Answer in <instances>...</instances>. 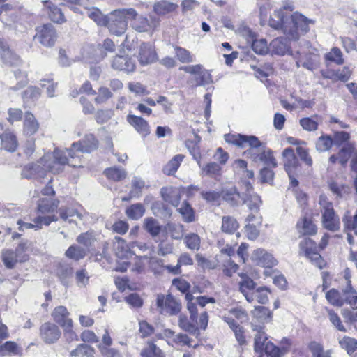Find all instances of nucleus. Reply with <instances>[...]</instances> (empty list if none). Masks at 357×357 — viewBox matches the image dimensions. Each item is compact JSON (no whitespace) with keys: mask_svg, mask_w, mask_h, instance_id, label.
Segmentation results:
<instances>
[{"mask_svg":"<svg viewBox=\"0 0 357 357\" xmlns=\"http://www.w3.org/2000/svg\"><path fill=\"white\" fill-rule=\"evenodd\" d=\"M294 7L291 3H285L284 6L274 11L271 15L269 25L275 29H282L286 38L278 37L271 43L273 54L284 55L288 53L292 55L289 40H297L301 35L305 34L310 30V24H314V21L295 12L289 15Z\"/></svg>","mask_w":357,"mask_h":357,"instance_id":"obj_1","label":"nucleus"},{"mask_svg":"<svg viewBox=\"0 0 357 357\" xmlns=\"http://www.w3.org/2000/svg\"><path fill=\"white\" fill-rule=\"evenodd\" d=\"M72 151L55 150L53 153H47L36 163L26 165L22 171V176L26 178L33 177H44L47 171L53 174H59L63 170L66 165L70 167L80 166L79 159L74 162Z\"/></svg>","mask_w":357,"mask_h":357,"instance_id":"obj_2","label":"nucleus"},{"mask_svg":"<svg viewBox=\"0 0 357 357\" xmlns=\"http://www.w3.org/2000/svg\"><path fill=\"white\" fill-rule=\"evenodd\" d=\"M227 142L234 144L240 147H245L248 145L250 148L244 152L246 157L251 158L254 162H257L259 155L264 146L262 145L259 139L252 135H228L225 136Z\"/></svg>","mask_w":357,"mask_h":357,"instance_id":"obj_3","label":"nucleus"},{"mask_svg":"<svg viewBox=\"0 0 357 357\" xmlns=\"http://www.w3.org/2000/svg\"><path fill=\"white\" fill-rule=\"evenodd\" d=\"M136 15V10L132 8L118 9L111 12L107 15L106 26L108 27L111 33L121 36L128 26V17H132Z\"/></svg>","mask_w":357,"mask_h":357,"instance_id":"obj_4","label":"nucleus"},{"mask_svg":"<svg viewBox=\"0 0 357 357\" xmlns=\"http://www.w3.org/2000/svg\"><path fill=\"white\" fill-rule=\"evenodd\" d=\"M319 204L321 213V224L326 229L335 232L340 228L339 216L335 213L333 203L330 202L325 195H321Z\"/></svg>","mask_w":357,"mask_h":357,"instance_id":"obj_5","label":"nucleus"},{"mask_svg":"<svg viewBox=\"0 0 357 357\" xmlns=\"http://www.w3.org/2000/svg\"><path fill=\"white\" fill-rule=\"evenodd\" d=\"M27 243L21 242L19 243L15 250L11 249L2 251V261L7 268H13L16 264L25 262L28 260L29 256L26 253L27 250Z\"/></svg>","mask_w":357,"mask_h":357,"instance_id":"obj_6","label":"nucleus"},{"mask_svg":"<svg viewBox=\"0 0 357 357\" xmlns=\"http://www.w3.org/2000/svg\"><path fill=\"white\" fill-rule=\"evenodd\" d=\"M158 312L161 314L174 316L178 314L181 310V303L172 294H158L156 298Z\"/></svg>","mask_w":357,"mask_h":357,"instance_id":"obj_7","label":"nucleus"},{"mask_svg":"<svg viewBox=\"0 0 357 357\" xmlns=\"http://www.w3.org/2000/svg\"><path fill=\"white\" fill-rule=\"evenodd\" d=\"M180 69L187 73L195 75V78L191 80L192 85L194 86H205L212 82L211 73L200 64L183 66Z\"/></svg>","mask_w":357,"mask_h":357,"instance_id":"obj_8","label":"nucleus"},{"mask_svg":"<svg viewBox=\"0 0 357 357\" xmlns=\"http://www.w3.org/2000/svg\"><path fill=\"white\" fill-rule=\"evenodd\" d=\"M98 146V141L96 139L93 135L89 134L85 135L84 138L81 142L73 143L72 144V148L66 149V151H72L74 156H75L74 162H77V158L78 157L80 163H82L80 157L77 154V152L91 153L96 150ZM82 166V164H81L80 166H77L76 167H80Z\"/></svg>","mask_w":357,"mask_h":357,"instance_id":"obj_9","label":"nucleus"},{"mask_svg":"<svg viewBox=\"0 0 357 357\" xmlns=\"http://www.w3.org/2000/svg\"><path fill=\"white\" fill-rule=\"evenodd\" d=\"M35 38L43 46L52 47L56 43L57 33L52 24H46L36 28Z\"/></svg>","mask_w":357,"mask_h":357,"instance_id":"obj_10","label":"nucleus"},{"mask_svg":"<svg viewBox=\"0 0 357 357\" xmlns=\"http://www.w3.org/2000/svg\"><path fill=\"white\" fill-rule=\"evenodd\" d=\"M61 335V331L59 326L52 322L47 321L40 327V337L47 344L56 343Z\"/></svg>","mask_w":357,"mask_h":357,"instance_id":"obj_11","label":"nucleus"},{"mask_svg":"<svg viewBox=\"0 0 357 357\" xmlns=\"http://www.w3.org/2000/svg\"><path fill=\"white\" fill-rule=\"evenodd\" d=\"M128 20L131 21L130 26L132 28L138 32L149 31L156 28L159 24V22L156 19H153L149 22L146 17L139 15L137 11L135 17H128Z\"/></svg>","mask_w":357,"mask_h":357,"instance_id":"obj_12","label":"nucleus"},{"mask_svg":"<svg viewBox=\"0 0 357 357\" xmlns=\"http://www.w3.org/2000/svg\"><path fill=\"white\" fill-rule=\"evenodd\" d=\"M0 56L2 62L7 66H18L20 59L10 48L8 43L0 39Z\"/></svg>","mask_w":357,"mask_h":357,"instance_id":"obj_13","label":"nucleus"},{"mask_svg":"<svg viewBox=\"0 0 357 357\" xmlns=\"http://www.w3.org/2000/svg\"><path fill=\"white\" fill-rule=\"evenodd\" d=\"M241 281L239 282V291L245 296L248 302L251 303L255 300L254 289L256 284L245 273H240Z\"/></svg>","mask_w":357,"mask_h":357,"instance_id":"obj_14","label":"nucleus"},{"mask_svg":"<svg viewBox=\"0 0 357 357\" xmlns=\"http://www.w3.org/2000/svg\"><path fill=\"white\" fill-rule=\"evenodd\" d=\"M138 59L143 66L155 62L157 60V54L154 47L150 43H142L139 46Z\"/></svg>","mask_w":357,"mask_h":357,"instance_id":"obj_15","label":"nucleus"},{"mask_svg":"<svg viewBox=\"0 0 357 357\" xmlns=\"http://www.w3.org/2000/svg\"><path fill=\"white\" fill-rule=\"evenodd\" d=\"M252 260L264 267H272L277 264V261L273 255L264 249L255 250L252 255Z\"/></svg>","mask_w":357,"mask_h":357,"instance_id":"obj_16","label":"nucleus"},{"mask_svg":"<svg viewBox=\"0 0 357 357\" xmlns=\"http://www.w3.org/2000/svg\"><path fill=\"white\" fill-rule=\"evenodd\" d=\"M111 66L114 70L127 73L133 72L135 69V61L128 56H116L113 59Z\"/></svg>","mask_w":357,"mask_h":357,"instance_id":"obj_17","label":"nucleus"},{"mask_svg":"<svg viewBox=\"0 0 357 357\" xmlns=\"http://www.w3.org/2000/svg\"><path fill=\"white\" fill-rule=\"evenodd\" d=\"M160 195L165 202L174 207L179 206L181 192L177 188L172 186L163 187L160 190Z\"/></svg>","mask_w":357,"mask_h":357,"instance_id":"obj_18","label":"nucleus"},{"mask_svg":"<svg viewBox=\"0 0 357 357\" xmlns=\"http://www.w3.org/2000/svg\"><path fill=\"white\" fill-rule=\"evenodd\" d=\"M127 121L134 127L136 131L142 136L146 137L150 134V126L148 122L142 117L128 114L127 116Z\"/></svg>","mask_w":357,"mask_h":357,"instance_id":"obj_19","label":"nucleus"},{"mask_svg":"<svg viewBox=\"0 0 357 357\" xmlns=\"http://www.w3.org/2000/svg\"><path fill=\"white\" fill-rule=\"evenodd\" d=\"M69 316L70 312L63 305L56 307L52 312V317L53 320L61 328L73 323L72 319H70Z\"/></svg>","mask_w":357,"mask_h":357,"instance_id":"obj_20","label":"nucleus"},{"mask_svg":"<svg viewBox=\"0 0 357 357\" xmlns=\"http://www.w3.org/2000/svg\"><path fill=\"white\" fill-rule=\"evenodd\" d=\"M60 217L64 221L69 223L77 224V220H83L85 213L74 208L61 207L59 209Z\"/></svg>","mask_w":357,"mask_h":357,"instance_id":"obj_21","label":"nucleus"},{"mask_svg":"<svg viewBox=\"0 0 357 357\" xmlns=\"http://www.w3.org/2000/svg\"><path fill=\"white\" fill-rule=\"evenodd\" d=\"M39 123L34 116L26 112L24 114V121L23 123V133L27 137L33 135L39 129Z\"/></svg>","mask_w":357,"mask_h":357,"instance_id":"obj_22","label":"nucleus"},{"mask_svg":"<svg viewBox=\"0 0 357 357\" xmlns=\"http://www.w3.org/2000/svg\"><path fill=\"white\" fill-rule=\"evenodd\" d=\"M221 197L226 202L232 206H238L243 199V197L237 191L235 187L222 189L221 191Z\"/></svg>","mask_w":357,"mask_h":357,"instance_id":"obj_23","label":"nucleus"},{"mask_svg":"<svg viewBox=\"0 0 357 357\" xmlns=\"http://www.w3.org/2000/svg\"><path fill=\"white\" fill-rule=\"evenodd\" d=\"M284 166L287 172L296 171L298 166V160L291 148H286L282 152Z\"/></svg>","mask_w":357,"mask_h":357,"instance_id":"obj_24","label":"nucleus"},{"mask_svg":"<svg viewBox=\"0 0 357 357\" xmlns=\"http://www.w3.org/2000/svg\"><path fill=\"white\" fill-rule=\"evenodd\" d=\"M1 141V149L8 151L15 152L18 146V142L16 136L11 132H5L0 135Z\"/></svg>","mask_w":357,"mask_h":357,"instance_id":"obj_25","label":"nucleus"},{"mask_svg":"<svg viewBox=\"0 0 357 357\" xmlns=\"http://www.w3.org/2000/svg\"><path fill=\"white\" fill-rule=\"evenodd\" d=\"M252 328L257 333L255 335V344L254 347L256 351L261 352L265 347V342H266L268 337L264 332V328L262 326L255 325L252 324Z\"/></svg>","mask_w":357,"mask_h":357,"instance_id":"obj_26","label":"nucleus"},{"mask_svg":"<svg viewBox=\"0 0 357 357\" xmlns=\"http://www.w3.org/2000/svg\"><path fill=\"white\" fill-rule=\"evenodd\" d=\"M50 19L56 23H63L66 21L61 10L49 1H43Z\"/></svg>","mask_w":357,"mask_h":357,"instance_id":"obj_27","label":"nucleus"},{"mask_svg":"<svg viewBox=\"0 0 357 357\" xmlns=\"http://www.w3.org/2000/svg\"><path fill=\"white\" fill-rule=\"evenodd\" d=\"M59 204V202L56 199L43 198L39 200L38 211L43 214L50 213L58 208Z\"/></svg>","mask_w":357,"mask_h":357,"instance_id":"obj_28","label":"nucleus"},{"mask_svg":"<svg viewBox=\"0 0 357 357\" xmlns=\"http://www.w3.org/2000/svg\"><path fill=\"white\" fill-rule=\"evenodd\" d=\"M298 232L302 235H313L317 232V227L312 221L306 218L297 222Z\"/></svg>","mask_w":357,"mask_h":357,"instance_id":"obj_29","label":"nucleus"},{"mask_svg":"<svg viewBox=\"0 0 357 357\" xmlns=\"http://www.w3.org/2000/svg\"><path fill=\"white\" fill-rule=\"evenodd\" d=\"M114 241V247L116 255L120 258L126 257L132 249L131 244L128 245L124 239L119 236H116Z\"/></svg>","mask_w":357,"mask_h":357,"instance_id":"obj_30","label":"nucleus"},{"mask_svg":"<svg viewBox=\"0 0 357 357\" xmlns=\"http://www.w3.org/2000/svg\"><path fill=\"white\" fill-rule=\"evenodd\" d=\"M344 303L349 304L353 309H357V291L354 289L350 282L343 289Z\"/></svg>","mask_w":357,"mask_h":357,"instance_id":"obj_31","label":"nucleus"},{"mask_svg":"<svg viewBox=\"0 0 357 357\" xmlns=\"http://www.w3.org/2000/svg\"><path fill=\"white\" fill-rule=\"evenodd\" d=\"M176 208L184 222H192L195 220V211L187 201H184Z\"/></svg>","mask_w":357,"mask_h":357,"instance_id":"obj_32","label":"nucleus"},{"mask_svg":"<svg viewBox=\"0 0 357 357\" xmlns=\"http://www.w3.org/2000/svg\"><path fill=\"white\" fill-rule=\"evenodd\" d=\"M144 228L152 237L158 236L161 231V226L158 221L152 217L146 218L144 220Z\"/></svg>","mask_w":357,"mask_h":357,"instance_id":"obj_33","label":"nucleus"},{"mask_svg":"<svg viewBox=\"0 0 357 357\" xmlns=\"http://www.w3.org/2000/svg\"><path fill=\"white\" fill-rule=\"evenodd\" d=\"M183 158L184 156L181 154H178L174 156L164 167L162 170L164 174L167 175H173L180 167Z\"/></svg>","mask_w":357,"mask_h":357,"instance_id":"obj_34","label":"nucleus"},{"mask_svg":"<svg viewBox=\"0 0 357 357\" xmlns=\"http://www.w3.org/2000/svg\"><path fill=\"white\" fill-rule=\"evenodd\" d=\"M178 8L176 3L169 2L167 1H161L157 2L154 5V11L160 15H166L171 12L174 11Z\"/></svg>","mask_w":357,"mask_h":357,"instance_id":"obj_35","label":"nucleus"},{"mask_svg":"<svg viewBox=\"0 0 357 357\" xmlns=\"http://www.w3.org/2000/svg\"><path fill=\"white\" fill-rule=\"evenodd\" d=\"M327 301L335 306L341 307L344 303L343 291L340 293L335 289H331L326 294Z\"/></svg>","mask_w":357,"mask_h":357,"instance_id":"obj_36","label":"nucleus"},{"mask_svg":"<svg viewBox=\"0 0 357 357\" xmlns=\"http://www.w3.org/2000/svg\"><path fill=\"white\" fill-rule=\"evenodd\" d=\"M201 140V138L198 135H195V141L196 143H193L191 141L186 142V146L188 147L190 153L192 155L194 160H196L199 167H202V162H201V153L199 150V147L197 146V143H199Z\"/></svg>","mask_w":357,"mask_h":357,"instance_id":"obj_37","label":"nucleus"},{"mask_svg":"<svg viewBox=\"0 0 357 357\" xmlns=\"http://www.w3.org/2000/svg\"><path fill=\"white\" fill-rule=\"evenodd\" d=\"M145 213L144 206L140 204L137 203L132 204L130 207L126 210V215L132 220H139L141 218Z\"/></svg>","mask_w":357,"mask_h":357,"instance_id":"obj_38","label":"nucleus"},{"mask_svg":"<svg viewBox=\"0 0 357 357\" xmlns=\"http://www.w3.org/2000/svg\"><path fill=\"white\" fill-rule=\"evenodd\" d=\"M105 176L114 181H119L125 178L127 176L126 172L121 167H110L104 171Z\"/></svg>","mask_w":357,"mask_h":357,"instance_id":"obj_39","label":"nucleus"},{"mask_svg":"<svg viewBox=\"0 0 357 357\" xmlns=\"http://www.w3.org/2000/svg\"><path fill=\"white\" fill-rule=\"evenodd\" d=\"M319 117L314 115L311 117L302 118L299 121L300 126L307 131H315L318 128Z\"/></svg>","mask_w":357,"mask_h":357,"instance_id":"obj_40","label":"nucleus"},{"mask_svg":"<svg viewBox=\"0 0 357 357\" xmlns=\"http://www.w3.org/2000/svg\"><path fill=\"white\" fill-rule=\"evenodd\" d=\"M257 162H261L264 165L273 167H275L277 166L275 158L273 155V151L271 149H266L265 146L261 151V153L257 159Z\"/></svg>","mask_w":357,"mask_h":357,"instance_id":"obj_41","label":"nucleus"},{"mask_svg":"<svg viewBox=\"0 0 357 357\" xmlns=\"http://www.w3.org/2000/svg\"><path fill=\"white\" fill-rule=\"evenodd\" d=\"M333 141L330 135H323L320 136L316 142V149L319 152L329 151L332 147Z\"/></svg>","mask_w":357,"mask_h":357,"instance_id":"obj_42","label":"nucleus"},{"mask_svg":"<svg viewBox=\"0 0 357 357\" xmlns=\"http://www.w3.org/2000/svg\"><path fill=\"white\" fill-rule=\"evenodd\" d=\"M239 225L236 220L230 216H224L222 222V231L227 234H233Z\"/></svg>","mask_w":357,"mask_h":357,"instance_id":"obj_43","label":"nucleus"},{"mask_svg":"<svg viewBox=\"0 0 357 357\" xmlns=\"http://www.w3.org/2000/svg\"><path fill=\"white\" fill-rule=\"evenodd\" d=\"M142 357H163V353L153 342H149L147 346L141 351Z\"/></svg>","mask_w":357,"mask_h":357,"instance_id":"obj_44","label":"nucleus"},{"mask_svg":"<svg viewBox=\"0 0 357 357\" xmlns=\"http://www.w3.org/2000/svg\"><path fill=\"white\" fill-rule=\"evenodd\" d=\"M94 352L93 348L91 346L81 344L75 349L73 350L70 354L72 356L93 357Z\"/></svg>","mask_w":357,"mask_h":357,"instance_id":"obj_45","label":"nucleus"},{"mask_svg":"<svg viewBox=\"0 0 357 357\" xmlns=\"http://www.w3.org/2000/svg\"><path fill=\"white\" fill-rule=\"evenodd\" d=\"M184 243L188 249L198 250L200 248L201 239L197 234L190 233L184 237Z\"/></svg>","mask_w":357,"mask_h":357,"instance_id":"obj_46","label":"nucleus"},{"mask_svg":"<svg viewBox=\"0 0 357 357\" xmlns=\"http://www.w3.org/2000/svg\"><path fill=\"white\" fill-rule=\"evenodd\" d=\"M342 222L346 229L354 231L357 235V210L353 217L350 215L349 211H347L342 218Z\"/></svg>","mask_w":357,"mask_h":357,"instance_id":"obj_47","label":"nucleus"},{"mask_svg":"<svg viewBox=\"0 0 357 357\" xmlns=\"http://www.w3.org/2000/svg\"><path fill=\"white\" fill-rule=\"evenodd\" d=\"M86 255V250L77 245L70 246L66 252V257L77 261L83 259Z\"/></svg>","mask_w":357,"mask_h":357,"instance_id":"obj_48","label":"nucleus"},{"mask_svg":"<svg viewBox=\"0 0 357 357\" xmlns=\"http://www.w3.org/2000/svg\"><path fill=\"white\" fill-rule=\"evenodd\" d=\"M200 168H201V175L203 176H213L219 175L220 170H221L220 166L214 162H209L205 166L202 165V167H200Z\"/></svg>","mask_w":357,"mask_h":357,"instance_id":"obj_49","label":"nucleus"},{"mask_svg":"<svg viewBox=\"0 0 357 357\" xmlns=\"http://www.w3.org/2000/svg\"><path fill=\"white\" fill-rule=\"evenodd\" d=\"M354 150V146L351 143H346L338 153L339 162L342 165H344L347 162L349 158L351 157V153Z\"/></svg>","mask_w":357,"mask_h":357,"instance_id":"obj_50","label":"nucleus"},{"mask_svg":"<svg viewBox=\"0 0 357 357\" xmlns=\"http://www.w3.org/2000/svg\"><path fill=\"white\" fill-rule=\"evenodd\" d=\"M243 203L247 204L248 208L253 211V213H257L259 210L260 205L261 204V199L257 195H250V197L245 199L243 197L242 200Z\"/></svg>","mask_w":357,"mask_h":357,"instance_id":"obj_51","label":"nucleus"},{"mask_svg":"<svg viewBox=\"0 0 357 357\" xmlns=\"http://www.w3.org/2000/svg\"><path fill=\"white\" fill-rule=\"evenodd\" d=\"M167 228L173 239L179 240L183 238L185 229L182 224L170 223L167 225Z\"/></svg>","mask_w":357,"mask_h":357,"instance_id":"obj_52","label":"nucleus"},{"mask_svg":"<svg viewBox=\"0 0 357 357\" xmlns=\"http://www.w3.org/2000/svg\"><path fill=\"white\" fill-rule=\"evenodd\" d=\"M175 55L181 63H191L194 61L190 52L181 47H174Z\"/></svg>","mask_w":357,"mask_h":357,"instance_id":"obj_53","label":"nucleus"},{"mask_svg":"<svg viewBox=\"0 0 357 357\" xmlns=\"http://www.w3.org/2000/svg\"><path fill=\"white\" fill-rule=\"evenodd\" d=\"M325 58L326 60L334 62L337 65H341L344 63L342 53L337 47L332 48L331 52L325 55Z\"/></svg>","mask_w":357,"mask_h":357,"instance_id":"obj_54","label":"nucleus"},{"mask_svg":"<svg viewBox=\"0 0 357 357\" xmlns=\"http://www.w3.org/2000/svg\"><path fill=\"white\" fill-rule=\"evenodd\" d=\"M252 46L253 51L258 54H265L268 51L267 42L264 39H255L250 44Z\"/></svg>","mask_w":357,"mask_h":357,"instance_id":"obj_55","label":"nucleus"},{"mask_svg":"<svg viewBox=\"0 0 357 357\" xmlns=\"http://www.w3.org/2000/svg\"><path fill=\"white\" fill-rule=\"evenodd\" d=\"M340 346L347 350L349 354L354 353L357 349V340L350 337H344L339 342Z\"/></svg>","mask_w":357,"mask_h":357,"instance_id":"obj_56","label":"nucleus"},{"mask_svg":"<svg viewBox=\"0 0 357 357\" xmlns=\"http://www.w3.org/2000/svg\"><path fill=\"white\" fill-rule=\"evenodd\" d=\"M328 314V319L332 325L336 328L338 331L342 332H346V328L342 324V321L337 313L332 310H326Z\"/></svg>","mask_w":357,"mask_h":357,"instance_id":"obj_57","label":"nucleus"},{"mask_svg":"<svg viewBox=\"0 0 357 357\" xmlns=\"http://www.w3.org/2000/svg\"><path fill=\"white\" fill-rule=\"evenodd\" d=\"M39 89L35 86L28 87L22 93V98L24 102L30 100L34 101L40 97Z\"/></svg>","mask_w":357,"mask_h":357,"instance_id":"obj_58","label":"nucleus"},{"mask_svg":"<svg viewBox=\"0 0 357 357\" xmlns=\"http://www.w3.org/2000/svg\"><path fill=\"white\" fill-rule=\"evenodd\" d=\"M90 276L84 269L78 270L75 273V280L77 287H86L89 284Z\"/></svg>","mask_w":357,"mask_h":357,"instance_id":"obj_59","label":"nucleus"},{"mask_svg":"<svg viewBox=\"0 0 357 357\" xmlns=\"http://www.w3.org/2000/svg\"><path fill=\"white\" fill-rule=\"evenodd\" d=\"M15 77L16 79L18 80V83H17V86L10 87L8 89V90H12V91H16L19 90L20 89H22V87H24L25 85H26L28 83V79H27L26 73L24 72H22L20 70H17L15 72Z\"/></svg>","mask_w":357,"mask_h":357,"instance_id":"obj_60","label":"nucleus"},{"mask_svg":"<svg viewBox=\"0 0 357 357\" xmlns=\"http://www.w3.org/2000/svg\"><path fill=\"white\" fill-rule=\"evenodd\" d=\"M88 16L97 23L98 25L105 26L107 23V16H105L98 9H93L88 11Z\"/></svg>","mask_w":357,"mask_h":357,"instance_id":"obj_61","label":"nucleus"},{"mask_svg":"<svg viewBox=\"0 0 357 357\" xmlns=\"http://www.w3.org/2000/svg\"><path fill=\"white\" fill-rule=\"evenodd\" d=\"M269 293L268 288L260 287L254 291L255 299L256 298L258 303L261 304H266L268 301V295Z\"/></svg>","mask_w":357,"mask_h":357,"instance_id":"obj_62","label":"nucleus"},{"mask_svg":"<svg viewBox=\"0 0 357 357\" xmlns=\"http://www.w3.org/2000/svg\"><path fill=\"white\" fill-rule=\"evenodd\" d=\"M264 350L269 357H280L284 354L280 347H276L271 342L266 344Z\"/></svg>","mask_w":357,"mask_h":357,"instance_id":"obj_63","label":"nucleus"},{"mask_svg":"<svg viewBox=\"0 0 357 357\" xmlns=\"http://www.w3.org/2000/svg\"><path fill=\"white\" fill-rule=\"evenodd\" d=\"M95 241L93 233L91 231L82 233L77 238V241L85 247L91 246Z\"/></svg>","mask_w":357,"mask_h":357,"instance_id":"obj_64","label":"nucleus"}]
</instances>
